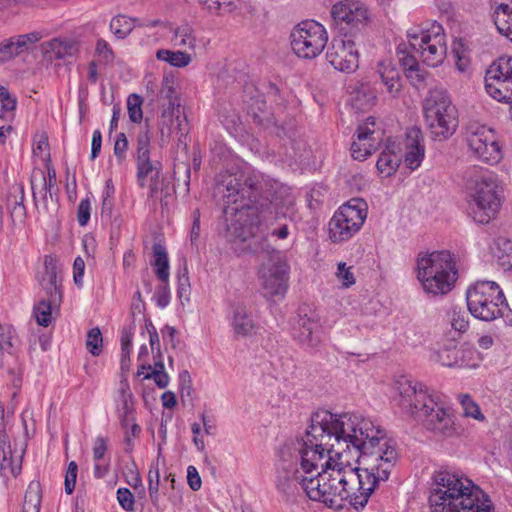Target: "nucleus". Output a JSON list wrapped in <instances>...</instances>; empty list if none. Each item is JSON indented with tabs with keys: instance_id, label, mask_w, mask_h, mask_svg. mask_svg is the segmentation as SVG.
<instances>
[{
	"instance_id": "nucleus-1",
	"label": "nucleus",
	"mask_w": 512,
	"mask_h": 512,
	"mask_svg": "<svg viewBox=\"0 0 512 512\" xmlns=\"http://www.w3.org/2000/svg\"><path fill=\"white\" fill-rule=\"evenodd\" d=\"M397 459L395 442L370 418L318 410L304 435L278 448L274 485L286 500L305 493L335 510L363 508Z\"/></svg>"
},
{
	"instance_id": "nucleus-2",
	"label": "nucleus",
	"mask_w": 512,
	"mask_h": 512,
	"mask_svg": "<svg viewBox=\"0 0 512 512\" xmlns=\"http://www.w3.org/2000/svg\"><path fill=\"white\" fill-rule=\"evenodd\" d=\"M215 190L223 200L228 237L243 242L262 223L284 217L294 202L285 187L256 171H222Z\"/></svg>"
},
{
	"instance_id": "nucleus-3",
	"label": "nucleus",
	"mask_w": 512,
	"mask_h": 512,
	"mask_svg": "<svg viewBox=\"0 0 512 512\" xmlns=\"http://www.w3.org/2000/svg\"><path fill=\"white\" fill-rule=\"evenodd\" d=\"M397 390L398 405L404 414L421 421L427 430L441 437L457 435L451 410L440 404L425 385L402 377L397 381Z\"/></svg>"
},
{
	"instance_id": "nucleus-4",
	"label": "nucleus",
	"mask_w": 512,
	"mask_h": 512,
	"mask_svg": "<svg viewBox=\"0 0 512 512\" xmlns=\"http://www.w3.org/2000/svg\"><path fill=\"white\" fill-rule=\"evenodd\" d=\"M432 512H491L489 497L470 479L441 470L433 475Z\"/></svg>"
},
{
	"instance_id": "nucleus-5",
	"label": "nucleus",
	"mask_w": 512,
	"mask_h": 512,
	"mask_svg": "<svg viewBox=\"0 0 512 512\" xmlns=\"http://www.w3.org/2000/svg\"><path fill=\"white\" fill-rule=\"evenodd\" d=\"M465 180L474 221L489 223L502 206L503 187L498 178L492 172L474 166L466 171Z\"/></svg>"
},
{
	"instance_id": "nucleus-6",
	"label": "nucleus",
	"mask_w": 512,
	"mask_h": 512,
	"mask_svg": "<svg viewBox=\"0 0 512 512\" xmlns=\"http://www.w3.org/2000/svg\"><path fill=\"white\" fill-rule=\"evenodd\" d=\"M417 279L429 295L449 293L457 280L454 256L447 250L420 253L417 257Z\"/></svg>"
},
{
	"instance_id": "nucleus-7",
	"label": "nucleus",
	"mask_w": 512,
	"mask_h": 512,
	"mask_svg": "<svg viewBox=\"0 0 512 512\" xmlns=\"http://www.w3.org/2000/svg\"><path fill=\"white\" fill-rule=\"evenodd\" d=\"M423 113L434 139L442 141L449 138L458 126L457 108L442 88L429 90L423 101Z\"/></svg>"
},
{
	"instance_id": "nucleus-8",
	"label": "nucleus",
	"mask_w": 512,
	"mask_h": 512,
	"mask_svg": "<svg viewBox=\"0 0 512 512\" xmlns=\"http://www.w3.org/2000/svg\"><path fill=\"white\" fill-rule=\"evenodd\" d=\"M467 307L477 319L493 321L507 309L504 294L496 282L477 281L466 292Z\"/></svg>"
},
{
	"instance_id": "nucleus-9",
	"label": "nucleus",
	"mask_w": 512,
	"mask_h": 512,
	"mask_svg": "<svg viewBox=\"0 0 512 512\" xmlns=\"http://www.w3.org/2000/svg\"><path fill=\"white\" fill-rule=\"evenodd\" d=\"M407 38L410 50L428 66L435 67L443 62L447 46L442 26L433 25L427 30L411 29Z\"/></svg>"
},
{
	"instance_id": "nucleus-10",
	"label": "nucleus",
	"mask_w": 512,
	"mask_h": 512,
	"mask_svg": "<svg viewBox=\"0 0 512 512\" xmlns=\"http://www.w3.org/2000/svg\"><path fill=\"white\" fill-rule=\"evenodd\" d=\"M367 217V204L361 199H352L343 204L329 221V237L334 243L349 240L357 233Z\"/></svg>"
},
{
	"instance_id": "nucleus-11",
	"label": "nucleus",
	"mask_w": 512,
	"mask_h": 512,
	"mask_svg": "<svg viewBox=\"0 0 512 512\" xmlns=\"http://www.w3.org/2000/svg\"><path fill=\"white\" fill-rule=\"evenodd\" d=\"M294 53L304 59H314L325 48L328 36L323 25L306 20L295 26L290 35Z\"/></svg>"
},
{
	"instance_id": "nucleus-12",
	"label": "nucleus",
	"mask_w": 512,
	"mask_h": 512,
	"mask_svg": "<svg viewBox=\"0 0 512 512\" xmlns=\"http://www.w3.org/2000/svg\"><path fill=\"white\" fill-rule=\"evenodd\" d=\"M290 267L279 252H273L268 261L262 263L258 276L263 294L268 299H283L288 290Z\"/></svg>"
},
{
	"instance_id": "nucleus-13",
	"label": "nucleus",
	"mask_w": 512,
	"mask_h": 512,
	"mask_svg": "<svg viewBox=\"0 0 512 512\" xmlns=\"http://www.w3.org/2000/svg\"><path fill=\"white\" fill-rule=\"evenodd\" d=\"M486 92L495 100L510 105L512 120V57H500L486 71Z\"/></svg>"
},
{
	"instance_id": "nucleus-14",
	"label": "nucleus",
	"mask_w": 512,
	"mask_h": 512,
	"mask_svg": "<svg viewBox=\"0 0 512 512\" xmlns=\"http://www.w3.org/2000/svg\"><path fill=\"white\" fill-rule=\"evenodd\" d=\"M466 142L479 160L488 164H496L502 158L501 148L494 131L485 126L471 124L466 130Z\"/></svg>"
},
{
	"instance_id": "nucleus-15",
	"label": "nucleus",
	"mask_w": 512,
	"mask_h": 512,
	"mask_svg": "<svg viewBox=\"0 0 512 512\" xmlns=\"http://www.w3.org/2000/svg\"><path fill=\"white\" fill-rule=\"evenodd\" d=\"M326 59L336 70L354 72L359 65L355 42L347 33L334 37L327 48Z\"/></svg>"
},
{
	"instance_id": "nucleus-16",
	"label": "nucleus",
	"mask_w": 512,
	"mask_h": 512,
	"mask_svg": "<svg viewBox=\"0 0 512 512\" xmlns=\"http://www.w3.org/2000/svg\"><path fill=\"white\" fill-rule=\"evenodd\" d=\"M38 282L44 296L52 298L54 304L62 302V266L56 257L45 256L44 268L39 273Z\"/></svg>"
},
{
	"instance_id": "nucleus-17",
	"label": "nucleus",
	"mask_w": 512,
	"mask_h": 512,
	"mask_svg": "<svg viewBox=\"0 0 512 512\" xmlns=\"http://www.w3.org/2000/svg\"><path fill=\"white\" fill-rule=\"evenodd\" d=\"M375 119L368 117L356 131V140L351 145V155L355 160L363 161L378 149L379 136L374 129Z\"/></svg>"
},
{
	"instance_id": "nucleus-18",
	"label": "nucleus",
	"mask_w": 512,
	"mask_h": 512,
	"mask_svg": "<svg viewBox=\"0 0 512 512\" xmlns=\"http://www.w3.org/2000/svg\"><path fill=\"white\" fill-rule=\"evenodd\" d=\"M332 17L337 24L358 28L368 18L367 9L359 2L343 1L333 5Z\"/></svg>"
},
{
	"instance_id": "nucleus-19",
	"label": "nucleus",
	"mask_w": 512,
	"mask_h": 512,
	"mask_svg": "<svg viewBox=\"0 0 512 512\" xmlns=\"http://www.w3.org/2000/svg\"><path fill=\"white\" fill-rule=\"evenodd\" d=\"M31 188L39 212L49 213L57 208V200L54 198L57 191L53 187H48L43 172L31 176Z\"/></svg>"
},
{
	"instance_id": "nucleus-20",
	"label": "nucleus",
	"mask_w": 512,
	"mask_h": 512,
	"mask_svg": "<svg viewBox=\"0 0 512 512\" xmlns=\"http://www.w3.org/2000/svg\"><path fill=\"white\" fill-rule=\"evenodd\" d=\"M41 35L38 32L17 35L0 43V62L9 61L28 50L29 46L38 42Z\"/></svg>"
},
{
	"instance_id": "nucleus-21",
	"label": "nucleus",
	"mask_w": 512,
	"mask_h": 512,
	"mask_svg": "<svg viewBox=\"0 0 512 512\" xmlns=\"http://www.w3.org/2000/svg\"><path fill=\"white\" fill-rule=\"evenodd\" d=\"M422 142L423 137L419 128L413 127L407 131L405 164L411 170L417 169L423 161L425 148Z\"/></svg>"
},
{
	"instance_id": "nucleus-22",
	"label": "nucleus",
	"mask_w": 512,
	"mask_h": 512,
	"mask_svg": "<svg viewBox=\"0 0 512 512\" xmlns=\"http://www.w3.org/2000/svg\"><path fill=\"white\" fill-rule=\"evenodd\" d=\"M293 334L303 346L309 348L316 347L321 341L318 323L307 317L299 318Z\"/></svg>"
},
{
	"instance_id": "nucleus-23",
	"label": "nucleus",
	"mask_w": 512,
	"mask_h": 512,
	"mask_svg": "<svg viewBox=\"0 0 512 512\" xmlns=\"http://www.w3.org/2000/svg\"><path fill=\"white\" fill-rule=\"evenodd\" d=\"M377 72L381 77L387 92L393 97H397L402 84L400 73L390 60H383L378 63Z\"/></svg>"
},
{
	"instance_id": "nucleus-24",
	"label": "nucleus",
	"mask_w": 512,
	"mask_h": 512,
	"mask_svg": "<svg viewBox=\"0 0 512 512\" xmlns=\"http://www.w3.org/2000/svg\"><path fill=\"white\" fill-rule=\"evenodd\" d=\"M493 19L499 33L512 41V0H503L496 5Z\"/></svg>"
},
{
	"instance_id": "nucleus-25",
	"label": "nucleus",
	"mask_w": 512,
	"mask_h": 512,
	"mask_svg": "<svg viewBox=\"0 0 512 512\" xmlns=\"http://www.w3.org/2000/svg\"><path fill=\"white\" fill-rule=\"evenodd\" d=\"M24 199L25 194L23 185H13L7 199V205L10 209V216L13 222H22L25 219L26 208L24 205Z\"/></svg>"
},
{
	"instance_id": "nucleus-26",
	"label": "nucleus",
	"mask_w": 512,
	"mask_h": 512,
	"mask_svg": "<svg viewBox=\"0 0 512 512\" xmlns=\"http://www.w3.org/2000/svg\"><path fill=\"white\" fill-rule=\"evenodd\" d=\"M137 181L140 187H144L148 177L158 179L162 165L159 161H153L150 155L136 157Z\"/></svg>"
},
{
	"instance_id": "nucleus-27",
	"label": "nucleus",
	"mask_w": 512,
	"mask_h": 512,
	"mask_svg": "<svg viewBox=\"0 0 512 512\" xmlns=\"http://www.w3.org/2000/svg\"><path fill=\"white\" fill-rule=\"evenodd\" d=\"M232 327L238 336H248L254 332V321L243 305L233 306Z\"/></svg>"
},
{
	"instance_id": "nucleus-28",
	"label": "nucleus",
	"mask_w": 512,
	"mask_h": 512,
	"mask_svg": "<svg viewBox=\"0 0 512 512\" xmlns=\"http://www.w3.org/2000/svg\"><path fill=\"white\" fill-rule=\"evenodd\" d=\"M61 302L54 304L49 296H42L38 304L34 306V316L38 325L47 327L54 319L53 314L57 313Z\"/></svg>"
},
{
	"instance_id": "nucleus-29",
	"label": "nucleus",
	"mask_w": 512,
	"mask_h": 512,
	"mask_svg": "<svg viewBox=\"0 0 512 512\" xmlns=\"http://www.w3.org/2000/svg\"><path fill=\"white\" fill-rule=\"evenodd\" d=\"M492 253L496 258L498 265L504 270L512 269V241L506 237L495 239Z\"/></svg>"
},
{
	"instance_id": "nucleus-30",
	"label": "nucleus",
	"mask_w": 512,
	"mask_h": 512,
	"mask_svg": "<svg viewBox=\"0 0 512 512\" xmlns=\"http://www.w3.org/2000/svg\"><path fill=\"white\" fill-rule=\"evenodd\" d=\"M154 260L151 265L154 268L155 275L161 282L169 281V260L165 247L161 244L153 245Z\"/></svg>"
},
{
	"instance_id": "nucleus-31",
	"label": "nucleus",
	"mask_w": 512,
	"mask_h": 512,
	"mask_svg": "<svg viewBox=\"0 0 512 512\" xmlns=\"http://www.w3.org/2000/svg\"><path fill=\"white\" fill-rule=\"evenodd\" d=\"M171 41L176 47L194 50L196 47V36L193 27L188 23L176 27L173 30Z\"/></svg>"
},
{
	"instance_id": "nucleus-32",
	"label": "nucleus",
	"mask_w": 512,
	"mask_h": 512,
	"mask_svg": "<svg viewBox=\"0 0 512 512\" xmlns=\"http://www.w3.org/2000/svg\"><path fill=\"white\" fill-rule=\"evenodd\" d=\"M180 113V102L171 103L170 106H167L161 114L159 120V131L162 139L170 138L173 133L174 123L176 122V117Z\"/></svg>"
},
{
	"instance_id": "nucleus-33",
	"label": "nucleus",
	"mask_w": 512,
	"mask_h": 512,
	"mask_svg": "<svg viewBox=\"0 0 512 512\" xmlns=\"http://www.w3.org/2000/svg\"><path fill=\"white\" fill-rule=\"evenodd\" d=\"M137 23V18L119 14L111 19L109 27L117 39L123 40L138 26Z\"/></svg>"
},
{
	"instance_id": "nucleus-34",
	"label": "nucleus",
	"mask_w": 512,
	"mask_h": 512,
	"mask_svg": "<svg viewBox=\"0 0 512 512\" xmlns=\"http://www.w3.org/2000/svg\"><path fill=\"white\" fill-rule=\"evenodd\" d=\"M17 337L15 331L8 325L0 324V367L5 363L6 356L14 351Z\"/></svg>"
},
{
	"instance_id": "nucleus-35",
	"label": "nucleus",
	"mask_w": 512,
	"mask_h": 512,
	"mask_svg": "<svg viewBox=\"0 0 512 512\" xmlns=\"http://www.w3.org/2000/svg\"><path fill=\"white\" fill-rule=\"evenodd\" d=\"M42 489L39 481H31L24 497L22 512H40Z\"/></svg>"
},
{
	"instance_id": "nucleus-36",
	"label": "nucleus",
	"mask_w": 512,
	"mask_h": 512,
	"mask_svg": "<svg viewBox=\"0 0 512 512\" xmlns=\"http://www.w3.org/2000/svg\"><path fill=\"white\" fill-rule=\"evenodd\" d=\"M159 60L169 63L171 66L183 68L190 64L192 58L190 54L184 51H171L167 49H160L156 53Z\"/></svg>"
},
{
	"instance_id": "nucleus-37",
	"label": "nucleus",
	"mask_w": 512,
	"mask_h": 512,
	"mask_svg": "<svg viewBox=\"0 0 512 512\" xmlns=\"http://www.w3.org/2000/svg\"><path fill=\"white\" fill-rule=\"evenodd\" d=\"M456 359V368H477L482 360L480 353L473 347L458 348Z\"/></svg>"
},
{
	"instance_id": "nucleus-38",
	"label": "nucleus",
	"mask_w": 512,
	"mask_h": 512,
	"mask_svg": "<svg viewBox=\"0 0 512 512\" xmlns=\"http://www.w3.org/2000/svg\"><path fill=\"white\" fill-rule=\"evenodd\" d=\"M0 119L10 123L15 118V110L17 107V98L12 95L7 88H1L0 92Z\"/></svg>"
},
{
	"instance_id": "nucleus-39",
	"label": "nucleus",
	"mask_w": 512,
	"mask_h": 512,
	"mask_svg": "<svg viewBox=\"0 0 512 512\" xmlns=\"http://www.w3.org/2000/svg\"><path fill=\"white\" fill-rule=\"evenodd\" d=\"M50 52L57 59H64L68 56H73L77 50V43L73 40L53 39L48 43Z\"/></svg>"
},
{
	"instance_id": "nucleus-40",
	"label": "nucleus",
	"mask_w": 512,
	"mask_h": 512,
	"mask_svg": "<svg viewBox=\"0 0 512 512\" xmlns=\"http://www.w3.org/2000/svg\"><path fill=\"white\" fill-rule=\"evenodd\" d=\"M400 158L397 154L391 151L384 150L376 163L377 169L380 173L390 176L394 173L399 166Z\"/></svg>"
},
{
	"instance_id": "nucleus-41",
	"label": "nucleus",
	"mask_w": 512,
	"mask_h": 512,
	"mask_svg": "<svg viewBox=\"0 0 512 512\" xmlns=\"http://www.w3.org/2000/svg\"><path fill=\"white\" fill-rule=\"evenodd\" d=\"M21 469V458H13L10 450L8 452L3 451V459L0 463L1 475L5 477L10 475L15 478L20 474Z\"/></svg>"
},
{
	"instance_id": "nucleus-42",
	"label": "nucleus",
	"mask_w": 512,
	"mask_h": 512,
	"mask_svg": "<svg viewBox=\"0 0 512 512\" xmlns=\"http://www.w3.org/2000/svg\"><path fill=\"white\" fill-rule=\"evenodd\" d=\"M122 392V407H121V414H120V424L122 429L125 431L130 430L132 428V423L135 422V418L133 416V409L132 406L129 404V401L132 398V395L130 393H126L124 389L121 390Z\"/></svg>"
},
{
	"instance_id": "nucleus-43",
	"label": "nucleus",
	"mask_w": 512,
	"mask_h": 512,
	"mask_svg": "<svg viewBox=\"0 0 512 512\" xmlns=\"http://www.w3.org/2000/svg\"><path fill=\"white\" fill-rule=\"evenodd\" d=\"M459 402L463 408V415L478 421H484L485 416L481 413L479 405L468 394H460Z\"/></svg>"
},
{
	"instance_id": "nucleus-44",
	"label": "nucleus",
	"mask_w": 512,
	"mask_h": 512,
	"mask_svg": "<svg viewBox=\"0 0 512 512\" xmlns=\"http://www.w3.org/2000/svg\"><path fill=\"white\" fill-rule=\"evenodd\" d=\"M457 347H443L435 351L432 360L446 367H455L457 363Z\"/></svg>"
},
{
	"instance_id": "nucleus-45",
	"label": "nucleus",
	"mask_w": 512,
	"mask_h": 512,
	"mask_svg": "<svg viewBox=\"0 0 512 512\" xmlns=\"http://www.w3.org/2000/svg\"><path fill=\"white\" fill-rule=\"evenodd\" d=\"M103 338L98 327L90 329L87 333L86 348L93 356H99L102 352Z\"/></svg>"
},
{
	"instance_id": "nucleus-46",
	"label": "nucleus",
	"mask_w": 512,
	"mask_h": 512,
	"mask_svg": "<svg viewBox=\"0 0 512 512\" xmlns=\"http://www.w3.org/2000/svg\"><path fill=\"white\" fill-rule=\"evenodd\" d=\"M142 98L138 94H131L127 99V110L129 118L134 123L141 122L143 118Z\"/></svg>"
},
{
	"instance_id": "nucleus-47",
	"label": "nucleus",
	"mask_w": 512,
	"mask_h": 512,
	"mask_svg": "<svg viewBox=\"0 0 512 512\" xmlns=\"http://www.w3.org/2000/svg\"><path fill=\"white\" fill-rule=\"evenodd\" d=\"M210 12L223 14L231 12L234 8L232 0H199Z\"/></svg>"
},
{
	"instance_id": "nucleus-48",
	"label": "nucleus",
	"mask_w": 512,
	"mask_h": 512,
	"mask_svg": "<svg viewBox=\"0 0 512 512\" xmlns=\"http://www.w3.org/2000/svg\"><path fill=\"white\" fill-rule=\"evenodd\" d=\"M151 133L148 126L141 128L137 135L136 157L150 155Z\"/></svg>"
},
{
	"instance_id": "nucleus-49",
	"label": "nucleus",
	"mask_w": 512,
	"mask_h": 512,
	"mask_svg": "<svg viewBox=\"0 0 512 512\" xmlns=\"http://www.w3.org/2000/svg\"><path fill=\"white\" fill-rule=\"evenodd\" d=\"M336 277L344 288H349L356 282V278L352 272V266H347L345 262L338 263Z\"/></svg>"
},
{
	"instance_id": "nucleus-50",
	"label": "nucleus",
	"mask_w": 512,
	"mask_h": 512,
	"mask_svg": "<svg viewBox=\"0 0 512 512\" xmlns=\"http://www.w3.org/2000/svg\"><path fill=\"white\" fill-rule=\"evenodd\" d=\"M399 52L403 53V56L400 58V62L402 64V66L404 67V69L407 70V72H408L407 76L412 77V72L418 71L419 56L412 50L407 53L405 51H401V50Z\"/></svg>"
},
{
	"instance_id": "nucleus-51",
	"label": "nucleus",
	"mask_w": 512,
	"mask_h": 512,
	"mask_svg": "<svg viewBox=\"0 0 512 512\" xmlns=\"http://www.w3.org/2000/svg\"><path fill=\"white\" fill-rule=\"evenodd\" d=\"M91 201L89 197L82 199L77 208V221L80 226H86L90 220Z\"/></svg>"
},
{
	"instance_id": "nucleus-52",
	"label": "nucleus",
	"mask_w": 512,
	"mask_h": 512,
	"mask_svg": "<svg viewBox=\"0 0 512 512\" xmlns=\"http://www.w3.org/2000/svg\"><path fill=\"white\" fill-rule=\"evenodd\" d=\"M117 500L124 510L132 511L134 509V495L128 488H119L117 490Z\"/></svg>"
},
{
	"instance_id": "nucleus-53",
	"label": "nucleus",
	"mask_w": 512,
	"mask_h": 512,
	"mask_svg": "<svg viewBox=\"0 0 512 512\" xmlns=\"http://www.w3.org/2000/svg\"><path fill=\"white\" fill-rule=\"evenodd\" d=\"M154 299L159 308H165L170 302V289L168 282H162L155 291Z\"/></svg>"
},
{
	"instance_id": "nucleus-54",
	"label": "nucleus",
	"mask_w": 512,
	"mask_h": 512,
	"mask_svg": "<svg viewBox=\"0 0 512 512\" xmlns=\"http://www.w3.org/2000/svg\"><path fill=\"white\" fill-rule=\"evenodd\" d=\"M77 470V464L74 461L70 462L65 476V491L67 494H72L75 489Z\"/></svg>"
},
{
	"instance_id": "nucleus-55",
	"label": "nucleus",
	"mask_w": 512,
	"mask_h": 512,
	"mask_svg": "<svg viewBox=\"0 0 512 512\" xmlns=\"http://www.w3.org/2000/svg\"><path fill=\"white\" fill-rule=\"evenodd\" d=\"M189 293H190V283H189V277L187 275V271L182 275H179L178 277V288H177V294L178 297L183 304V300L188 301L189 300Z\"/></svg>"
},
{
	"instance_id": "nucleus-56",
	"label": "nucleus",
	"mask_w": 512,
	"mask_h": 512,
	"mask_svg": "<svg viewBox=\"0 0 512 512\" xmlns=\"http://www.w3.org/2000/svg\"><path fill=\"white\" fill-rule=\"evenodd\" d=\"M145 328L149 334V343L152 349V352L157 350V353L160 355V339L158 332L153 325L152 321L150 319L145 320Z\"/></svg>"
},
{
	"instance_id": "nucleus-57",
	"label": "nucleus",
	"mask_w": 512,
	"mask_h": 512,
	"mask_svg": "<svg viewBox=\"0 0 512 512\" xmlns=\"http://www.w3.org/2000/svg\"><path fill=\"white\" fill-rule=\"evenodd\" d=\"M128 148V140L124 133H120L117 136V139L114 144V154L119 160V162H122L126 157V151Z\"/></svg>"
},
{
	"instance_id": "nucleus-58",
	"label": "nucleus",
	"mask_w": 512,
	"mask_h": 512,
	"mask_svg": "<svg viewBox=\"0 0 512 512\" xmlns=\"http://www.w3.org/2000/svg\"><path fill=\"white\" fill-rule=\"evenodd\" d=\"M160 97L168 101V106H170L171 103L179 102V99L175 96L174 87L168 78L164 79L162 82Z\"/></svg>"
},
{
	"instance_id": "nucleus-59",
	"label": "nucleus",
	"mask_w": 512,
	"mask_h": 512,
	"mask_svg": "<svg viewBox=\"0 0 512 512\" xmlns=\"http://www.w3.org/2000/svg\"><path fill=\"white\" fill-rule=\"evenodd\" d=\"M85 271V262L81 257H77L73 263V279L78 287L83 285V276Z\"/></svg>"
},
{
	"instance_id": "nucleus-60",
	"label": "nucleus",
	"mask_w": 512,
	"mask_h": 512,
	"mask_svg": "<svg viewBox=\"0 0 512 512\" xmlns=\"http://www.w3.org/2000/svg\"><path fill=\"white\" fill-rule=\"evenodd\" d=\"M141 428L138 424L132 423V428L124 432L125 451L131 452L133 449V438L138 436Z\"/></svg>"
},
{
	"instance_id": "nucleus-61",
	"label": "nucleus",
	"mask_w": 512,
	"mask_h": 512,
	"mask_svg": "<svg viewBox=\"0 0 512 512\" xmlns=\"http://www.w3.org/2000/svg\"><path fill=\"white\" fill-rule=\"evenodd\" d=\"M187 119L186 116L181 117V115H177L176 117V126L173 128V131H176V134L178 135V141L180 143H184V140L186 138V135L188 133L187 128Z\"/></svg>"
},
{
	"instance_id": "nucleus-62",
	"label": "nucleus",
	"mask_w": 512,
	"mask_h": 512,
	"mask_svg": "<svg viewBox=\"0 0 512 512\" xmlns=\"http://www.w3.org/2000/svg\"><path fill=\"white\" fill-rule=\"evenodd\" d=\"M187 481L193 491H198L201 488V478L194 466H188L187 468Z\"/></svg>"
},
{
	"instance_id": "nucleus-63",
	"label": "nucleus",
	"mask_w": 512,
	"mask_h": 512,
	"mask_svg": "<svg viewBox=\"0 0 512 512\" xmlns=\"http://www.w3.org/2000/svg\"><path fill=\"white\" fill-rule=\"evenodd\" d=\"M107 451V439L98 436L95 439L94 447H93V458L95 461H98L103 458L105 452Z\"/></svg>"
},
{
	"instance_id": "nucleus-64",
	"label": "nucleus",
	"mask_w": 512,
	"mask_h": 512,
	"mask_svg": "<svg viewBox=\"0 0 512 512\" xmlns=\"http://www.w3.org/2000/svg\"><path fill=\"white\" fill-rule=\"evenodd\" d=\"M145 379H153L155 384L163 389L169 384V376L165 371L150 372L144 377Z\"/></svg>"
}]
</instances>
